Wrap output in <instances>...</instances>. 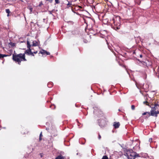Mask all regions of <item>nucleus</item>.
<instances>
[{"label": "nucleus", "instance_id": "1", "mask_svg": "<svg viewBox=\"0 0 159 159\" xmlns=\"http://www.w3.org/2000/svg\"><path fill=\"white\" fill-rule=\"evenodd\" d=\"M93 112L98 117H101L100 119H98V122L100 126L102 128L104 127L106 123L102 112L99 109L95 107Z\"/></svg>", "mask_w": 159, "mask_h": 159}, {"label": "nucleus", "instance_id": "2", "mask_svg": "<svg viewBox=\"0 0 159 159\" xmlns=\"http://www.w3.org/2000/svg\"><path fill=\"white\" fill-rule=\"evenodd\" d=\"M13 59L19 64H20V62L22 61H26L25 53H20L17 55H13Z\"/></svg>", "mask_w": 159, "mask_h": 159}, {"label": "nucleus", "instance_id": "3", "mask_svg": "<svg viewBox=\"0 0 159 159\" xmlns=\"http://www.w3.org/2000/svg\"><path fill=\"white\" fill-rule=\"evenodd\" d=\"M128 159H135L136 157H138V155H136L135 152H127L126 153Z\"/></svg>", "mask_w": 159, "mask_h": 159}, {"label": "nucleus", "instance_id": "4", "mask_svg": "<svg viewBox=\"0 0 159 159\" xmlns=\"http://www.w3.org/2000/svg\"><path fill=\"white\" fill-rule=\"evenodd\" d=\"M27 48H28V49L26 50L25 52L24 53H25V54H27L28 55H30V54L32 52H31V49L30 48L31 45L30 44V43L29 41L27 40Z\"/></svg>", "mask_w": 159, "mask_h": 159}, {"label": "nucleus", "instance_id": "5", "mask_svg": "<svg viewBox=\"0 0 159 159\" xmlns=\"http://www.w3.org/2000/svg\"><path fill=\"white\" fill-rule=\"evenodd\" d=\"M151 114H150V115L152 116H157V114H158L159 113V112L158 111L157 112L154 111H153V110H151Z\"/></svg>", "mask_w": 159, "mask_h": 159}, {"label": "nucleus", "instance_id": "6", "mask_svg": "<svg viewBox=\"0 0 159 159\" xmlns=\"http://www.w3.org/2000/svg\"><path fill=\"white\" fill-rule=\"evenodd\" d=\"M64 152H61V154L59 155L57 157H56L55 159H64L65 158V157L62 156L61 154H63Z\"/></svg>", "mask_w": 159, "mask_h": 159}, {"label": "nucleus", "instance_id": "7", "mask_svg": "<svg viewBox=\"0 0 159 159\" xmlns=\"http://www.w3.org/2000/svg\"><path fill=\"white\" fill-rule=\"evenodd\" d=\"M118 19L119 20V25L118 26H117V27L116 26L115 27H114V29L115 30H119L120 29V27L119 26L120 25V24H119L120 17L119 16H118L116 17V19Z\"/></svg>", "mask_w": 159, "mask_h": 159}, {"label": "nucleus", "instance_id": "8", "mask_svg": "<svg viewBox=\"0 0 159 159\" xmlns=\"http://www.w3.org/2000/svg\"><path fill=\"white\" fill-rule=\"evenodd\" d=\"M120 123L119 122H114V123L113 125L114 126V128H119V126H120Z\"/></svg>", "mask_w": 159, "mask_h": 159}, {"label": "nucleus", "instance_id": "9", "mask_svg": "<svg viewBox=\"0 0 159 159\" xmlns=\"http://www.w3.org/2000/svg\"><path fill=\"white\" fill-rule=\"evenodd\" d=\"M142 115H146L147 116H146V117L147 118H148L150 116V113L149 112H145L144 113H143Z\"/></svg>", "mask_w": 159, "mask_h": 159}, {"label": "nucleus", "instance_id": "10", "mask_svg": "<svg viewBox=\"0 0 159 159\" xmlns=\"http://www.w3.org/2000/svg\"><path fill=\"white\" fill-rule=\"evenodd\" d=\"M38 45V43L36 41H34L33 42V44L32 46H37Z\"/></svg>", "mask_w": 159, "mask_h": 159}, {"label": "nucleus", "instance_id": "11", "mask_svg": "<svg viewBox=\"0 0 159 159\" xmlns=\"http://www.w3.org/2000/svg\"><path fill=\"white\" fill-rule=\"evenodd\" d=\"M45 52V50L43 49L40 52L39 54L41 53L43 55H44V54H46Z\"/></svg>", "mask_w": 159, "mask_h": 159}, {"label": "nucleus", "instance_id": "12", "mask_svg": "<svg viewBox=\"0 0 159 159\" xmlns=\"http://www.w3.org/2000/svg\"><path fill=\"white\" fill-rule=\"evenodd\" d=\"M7 56V55L0 54V58Z\"/></svg>", "mask_w": 159, "mask_h": 159}, {"label": "nucleus", "instance_id": "13", "mask_svg": "<svg viewBox=\"0 0 159 159\" xmlns=\"http://www.w3.org/2000/svg\"><path fill=\"white\" fill-rule=\"evenodd\" d=\"M28 8L30 10V13H32V10H33V8L31 7H28Z\"/></svg>", "mask_w": 159, "mask_h": 159}, {"label": "nucleus", "instance_id": "14", "mask_svg": "<svg viewBox=\"0 0 159 159\" xmlns=\"http://www.w3.org/2000/svg\"><path fill=\"white\" fill-rule=\"evenodd\" d=\"M6 11L7 13L8 14H9V13H10V11L9 9H6Z\"/></svg>", "mask_w": 159, "mask_h": 159}, {"label": "nucleus", "instance_id": "15", "mask_svg": "<svg viewBox=\"0 0 159 159\" xmlns=\"http://www.w3.org/2000/svg\"><path fill=\"white\" fill-rule=\"evenodd\" d=\"M102 159H108V157L106 156H104L103 157Z\"/></svg>", "mask_w": 159, "mask_h": 159}, {"label": "nucleus", "instance_id": "16", "mask_svg": "<svg viewBox=\"0 0 159 159\" xmlns=\"http://www.w3.org/2000/svg\"><path fill=\"white\" fill-rule=\"evenodd\" d=\"M131 109L132 110H134L135 109V106L134 105H132L131 107Z\"/></svg>", "mask_w": 159, "mask_h": 159}, {"label": "nucleus", "instance_id": "17", "mask_svg": "<svg viewBox=\"0 0 159 159\" xmlns=\"http://www.w3.org/2000/svg\"><path fill=\"white\" fill-rule=\"evenodd\" d=\"M59 0H55V2L56 4H58L60 3Z\"/></svg>", "mask_w": 159, "mask_h": 159}, {"label": "nucleus", "instance_id": "18", "mask_svg": "<svg viewBox=\"0 0 159 159\" xmlns=\"http://www.w3.org/2000/svg\"><path fill=\"white\" fill-rule=\"evenodd\" d=\"M113 23L114 24V25H117V24L116 23V21H115V19H113Z\"/></svg>", "mask_w": 159, "mask_h": 159}, {"label": "nucleus", "instance_id": "19", "mask_svg": "<svg viewBox=\"0 0 159 159\" xmlns=\"http://www.w3.org/2000/svg\"><path fill=\"white\" fill-rule=\"evenodd\" d=\"M156 107L154 106V107L152 108L151 110H153V111H154L156 110Z\"/></svg>", "mask_w": 159, "mask_h": 159}, {"label": "nucleus", "instance_id": "20", "mask_svg": "<svg viewBox=\"0 0 159 159\" xmlns=\"http://www.w3.org/2000/svg\"><path fill=\"white\" fill-rule=\"evenodd\" d=\"M43 5V3H42V2H40V4H39V7H41V6L42 5Z\"/></svg>", "mask_w": 159, "mask_h": 159}, {"label": "nucleus", "instance_id": "21", "mask_svg": "<svg viewBox=\"0 0 159 159\" xmlns=\"http://www.w3.org/2000/svg\"><path fill=\"white\" fill-rule=\"evenodd\" d=\"M45 53H46V54L47 55H49L50 54V52H48L47 51H46V52H45Z\"/></svg>", "mask_w": 159, "mask_h": 159}, {"label": "nucleus", "instance_id": "22", "mask_svg": "<svg viewBox=\"0 0 159 159\" xmlns=\"http://www.w3.org/2000/svg\"><path fill=\"white\" fill-rule=\"evenodd\" d=\"M152 139L151 138H150L149 139V142H152Z\"/></svg>", "mask_w": 159, "mask_h": 159}, {"label": "nucleus", "instance_id": "23", "mask_svg": "<svg viewBox=\"0 0 159 159\" xmlns=\"http://www.w3.org/2000/svg\"><path fill=\"white\" fill-rule=\"evenodd\" d=\"M43 136L42 135V132L40 134V135H39V137H42Z\"/></svg>", "mask_w": 159, "mask_h": 159}, {"label": "nucleus", "instance_id": "24", "mask_svg": "<svg viewBox=\"0 0 159 159\" xmlns=\"http://www.w3.org/2000/svg\"><path fill=\"white\" fill-rule=\"evenodd\" d=\"M98 138L99 139H100L101 138V136L99 134L98 135Z\"/></svg>", "mask_w": 159, "mask_h": 159}, {"label": "nucleus", "instance_id": "25", "mask_svg": "<svg viewBox=\"0 0 159 159\" xmlns=\"http://www.w3.org/2000/svg\"><path fill=\"white\" fill-rule=\"evenodd\" d=\"M71 5V3H70L69 2H68V3L67 4V6H68V5Z\"/></svg>", "mask_w": 159, "mask_h": 159}, {"label": "nucleus", "instance_id": "26", "mask_svg": "<svg viewBox=\"0 0 159 159\" xmlns=\"http://www.w3.org/2000/svg\"><path fill=\"white\" fill-rule=\"evenodd\" d=\"M30 55H31L32 56H34L33 52H32L30 54Z\"/></svg>", "mask_w": 159, "mask_h": 159}, {"label": "nucleus", "instance_id": "27", "mask_svg": "<svg viewBox=\"0 0 159 159\" xmlns=\"http://www.w3.org/2000/svg\"><path fill=\"white\" fill-rule=\"evenodd\" d=\"M38 52L37 51H35V52H33V53H34L35 54H36Z\"/></svg>", "mask_w": 159, "mask_h": 159}, {"label": "nucleus", "instance_id": "28", "mask_svg": "<svg viewBox=\"0 0 159 159\" xmlns=\"http://www.w3.org/2000/svg\"><path fill=\"white\" fill-rule=\"evenodd\" d=\"M84 42L85 43H87V41L85 40H84Z\"/></svg>", "mask_w": 159, "mask_h": 159}, {"label": "nucleus", "instance_id": "29", "mask_svg": "<svg viewBox=\"0 0 159 159\" xmlns=\"http://www.w3.org/2000/svg\"><path fill=\"white\" fill-rule=\"evenodd\" d=\"M39 140L40 141V140H42L41 137H39Z\"/></svg>", "mask_w": 159, "mask_h": 159}, {"label": "nucleus", "instance_id": "30", "mask_svg": "<svg viewBox=\"0 0 159 159\" xmlns=\"http://www.w3.org/2000/svg\"><path fill=\"white\" fill-rule=\"evenodd\" d=\"M139 56H140V57H142V55H141V54Z\"/></svg>", "mask_w": 159, "mask_h": 159}, {"label": "nucleus", "instance_id": "31", "mask_svg": "<svg viewBox=\"0 0 159 159\" xmlns=\"http://www.w3.org/2000/svg\"><path fill=\"white\" fill-rule=\"evenodd\" d=\"M147 101H145V102H143L144 104H145L146 103H147Z\"/></svg>", "mask_w": 159, "mask_h": 159}, {"label": "nucleus", "instance_id": "32", "mask_svg": "<svg viewBox=\"0 0 159 159\" xmlns=\"http://www.w3.org/2000/svg\"><path fill=\"white\" fill-rule=\"evenodd\" d=\"M9 16V14H7V16Z\"/></svg>", "mask_w": 159, "mask_h": 159}, {"label": "nucleus", "instance_id": "33", "mask_svg": "<svg viewBox=\"0 0 159 159\" xmlns=\"http://www.w3.org/2000/svg\"><path fill=\"white\" fill-rule=\"evenodd\" d=\"M157 105V104H155V107H156V106Z\"/></svg>", "mask_w": 159, "mask_h": 159}, {"label": "nucleus", "instance_id": "34", "mask_svg": "<svg viewBox=\"0 0 159 159\" xmlns=\"http://www.w3.org/2000/svg\"><path fill=\"white\" fill-rule=\"evenodd\" d=\"M84 144V143H82L81 144Z\"/></svg>", "mask_w": 159, "mask_h": 159}, {"label": "nucleus", "instance_id": "35", "mask_svg": "<svg viewBox=\"0 0 159 159\" xmlns=\"http://www.w3.org/2000/svg\"><path fill=\"white\" fill-rule=\"evenodd\" d=\"M53 106L54 107V108H55V107L54 106V105H53Z\"/></svg>", "mask_w": 159, "mask_h": 159}]
</instances>
